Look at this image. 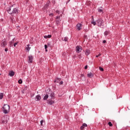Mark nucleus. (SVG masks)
I'll use <instances>...</instances> for the list:
<instances>
[{"label": "nucleus", "instance_id": "nucleus-1", "mask_svg": "<svg viewBox=\"0 0 130 130\" xmlns=\"http://www.w3.org/2000/svg\"><path fill=\"white\" fill-rule=\"evenodd\" d=\"M3 112L5 114H8L10 112V106L8 105H4L3 107Z\"/></svg>", "mask_w": 130, "mask_h": 130}, {"label": "nucleus", "instance_id": "nucleus-2", "mask_svg": "<svg viewBox=\"0 0 130 130\" xmlns=\"http://www.w3.org/2000/svg\"><path fill=\"white\" fill-rule=\"evenodd\" d=\"M96 22L99 27H101V28H103V26H104V23H103V20L102 19H98L96 20Z\"/></svg>", "mask_w": 130, "mask_h": 130}, {"label": "nucleus", "instance_id": "nucleus-3", "mask_svg": "<svg viewBox=\"0 0 130 130\" xmlns=\"http://www.w3.org/2000/svg\"><path fill=\"white\" fill-rule=\"evenodd\" d=\"M76 52L77 53H80V52L82 51V47L80 46H77L76 47Z\"/></svg>", "mask_w": 130, "mask_h": 130}, {"label": "nucleus", "instance_id": "nucleus-4", "mask_svg": "<svg viewBox=\"0 0 130 130\" xmlns=\"http://www.w3.org/2000/svg\"><path fill=\"white\" fill-rule=\"evenodd\" d=\"M33 61V56L32 55L28 56V62L29 63H31Z\"/></svg>", "mask_w": 130, "mask_h": 130}, {"label": "nucleus", "instance_id": "nucleus-5", "mask_svg": "<svg viewBox=\"0 0 130 130\" xmlns=\"http://www.w3.org/2000/svg\"><path fill=\"white\" fill-rule=\"evenodd\" d=\"M35 100H36V101H40V100H41V96H40V95H37L36 96Z\"/></svg>", "mask_w": 130, "mask_h": 130}, {"label": "nucleus", "instance_id": "nucleus-6", "mask_svg": "<svg viewBox=\"0 0 130 130\" xmlns=\"http://www.w3.org/2000/svg\"><path fill=\"white\" fill-rule=\"evenodd\" d=\"M77 29L78 31H80L82 29V24L81 23H78L77 25Z\"/></svg>", "mask_w": 130, "mask_h": 130}, {"label": "nucleus", "instance_id": "nucleus-7", "mask_svg": "<svg viewBox=\"0 0 130 130\" xmlns=\"http://www.w3.org/2000/svg\"><path fill=\"white\" fill-rule=\"evenodd\" d=\"M18 13H19V12L18 11V9H17V8H14L12 12V14H18Z\"/></svg>", "mask_w": 130, "mask_h": 130}, {"label": "nucleus", "instance_id": "nucleus-8", "mask_svg": "<svg viewBox=\"0 0 130 130\" xmlns=\"http://www.w3.org/2000/svg\"><path fill=\"white\" fill-rule=\"evenodd\" d=\"M91 23L92 24V25H93V26H96V24H97L96 23V21H95L94 20V18L92 17V19H91Z\"/></svg>", "mask_w": 130, "mask_h": 130}, {"label": "nucleus", "instance_id": "nucleus-9", "mask_svg": "<svg viewBox=\"0 0 130 130\" xmlns=\"http://www.w3.org/2000/svg\"><path fill=\"white\" fill-rule=\"evenodd\" d=\"M30 45H27L25 47V49L27 50V51H29L30 49H31V48L29 47Z\"/></svg>", "mask_w": 130, "mask_h": 130}, {"label": "nucleus", "instance_id": "nucleus-10", "mask_svg": "<svg viewBox=\"0 0 130 130\" xmlns=\"http://www.w3.org/2000/svg\"><path fill=\"white\" fill-rule=\"evenodd\" d=\"M94 76V75H93V74H92V73L90 72L89 73H88L87 74V77L88 78H93V77Z\"/></svg>", "mask_w": 130, "mask_h": 130}, {"label": "nucleus", "instance_id": "nucleus-11", "mask_svg": "<svg viewBox=\"0 0 130 130\" xmlns=\"http://www.w3.org/2000/svg\"><path fill=\"white\" fill-rule=\"evenodd\" d=\"M14 75H15V72H14V71H11L9 73V76L10 77H14Z\"/></svg>", "mask_w": 130, "mask_h": 130}, {"label": "nucleus", "instance_id": "nucleus-12", "mask_svg": "<svg viewBox=\"0 0 130 130\" xmlns=\"http://www.w3.org/2000/svg\"><path fill=\"white\" fill-rule=\"evenodd\" d=\"M7 12L9 14H12V11H11V7L9 6L7 8Z\"/></svg>", "mask_w": 130, "mask_h": 130}, {"label": "nucleus", "instance_id": "nucleus-13", "mask_svg": "<svg viewBox=\"0 0 130 130\" xmlns=\"http://www.w3.org/2000/svg\"><path fill=\"white\" fill-rule=\"evenodd\" d=\"M85 54L86 55L88 56L89 54H90V50H86L85 51Z\"/></svg>", "mask_w": 130, "mask_h": 130}, {"label": "nucleus", "instance_id": "nucleus-14", "mask_svg": "<svg viewBox=\"0 0 130 130\" xmlns=\"http://www.w3.org/2000/svg\"><path fill=\"white\" fill-rule=\"evenodd\" d=\"M48 103L50 105H52V104H53V103H54V102H53V101L52 100H48Z\"/></svg>", "mask_w": 130, "mask_h": 130}, {"label": "nucleus", "instance_id": "nucleus-15", "mask_svg": "<svg viewBox=\"0 0 130 130\" xmlns=\"http://www.w3.org/2000/svg\"><path fill=\"white\" fill-rule=\"evenodd\" d=\"M44 38L47 39V38H51V35H49L48 36H44Z\"/></svg>", "mask_w": 130, "mask_h": 130}, {"label": "nucleus", "instance_id": "nucleus-16", "mask_svg": "<svg viewBox=\"0 0 130 130\" xmlns=\"http://www.w3.org/2000/svg\"><path fill=\"white\" fill-rule=\"evenodd\" d=\"M98 12H99V13L103 12V9H102V7H100L98 9Z\"/></svg>", "mask_w": 130, "mask_h": 130}, {"label": "nucleus", "instance_id": "nucleus-17", "mask_svg": "<svg viewBox=\"0 0 130 130\" xmlns=\"http://www.w3.org/2000/svg\"><path fill=\"white\" fill-rule=\"evenodd\" d=\"M56 22L60 21V16H57L56 18Z\"/></svg>", "mask_w": 130, "mask_h": 130}, {"label": "nucleus", "instance_id": "nucleus-18", "mask_svg": "<svg viewBox=\"0 0 130 130\" xmlns=\"http://www.w3.org/2000/svg\"><path fill=\"white\" fill-rule=\"evenodd\" d=\"M6 45H7V42H4L2 44L1 46H2V47H5V46H6Z\"/></svg>", "mask_w": 130, "mask_h": 130}, {"label": "nucleus", "instance_id": "nucleus-19", "mask_svg": "<svg viewBox=\"0 0 130 130\" xmlns=\"http://www.w3.org/2000/svg\"><path fill=\"white\" fill-rule=\"evenodd\" d=\"M50 96L51 97V99H52V98H53V97H54V92H51L50 93Z\"/></svg>", "mask_w": 130, "mask_h": 130}, {"label": "nucleus", "instance_id": "nucleus-20", "mask_svg": "<svg viewBox=\"0 0 130 130\" xmlns=\"http://www.w3.org/2000/svg\"><path fill=\"white\" fill-rule=\"evenodd\" d=\"M48 97H49L48 95L46 94L44 97V100H47V99H48Z\"/></svg>", "mask_w": 130, "mask_h": 130}, {"label": "nucleus", "instance_id": "nucleus-21", "mask_svg": "<svg viewBox=\"0 0 130 130\" xmlns=\"http://www.w3.org/2000/svg\"><path fill=\"white\" fill-rule=\"evenodd\" d=\"M59 81H60V79L57 78L54 80V83H58Z\"/></svg>", "mask_w": 130, "mask_h": 130}, {"label": "nucleus", "instance_id": "nucleus-22", "mask_svg": "<svg viewBox=\"0 0 130 130\" xmlns=\"http://www.w3.org/2000/svg\"><path fill=\"white\" fill-rule=\"evenodd\" d=\"M4 97V93H0V100H2Z\"/></svg>", "mask_w": 130, "mask_h": 130}, {"label": "nucleus", "instance_id": "nucleus-23", "mask_svg": "<svg viewBox=\"0 0 130 130\" xmlns=\"http://www.w3.org/2000/svg\"><path fill=\"white\" fill-rule=\"evenodd\" d=\"M108 34H109V31H106L104 32V35L105 36H107V35H108Z\"/></svg>", "mask_w": 130, "mask_h": 130}, {"label": "nucleus", "instance_id": "nucleus-24", "mask_svg": "<svg viewBox=\"0 0 130 130\" xmlns=\"http://www.w3.org/2000/svg\"><path fill=\"white\" fill-rule=\"evenodd\" d=\"M41 125L42 126L43 125V122H44V120H42L41 121Z\"/></svg>", "mask_w": 130, "mask_h": 130}, {"label": "nucleus", "instance_id": "nucleus-25", "mask_svg": "<svg viewBox=\"0 0 130 130\" xmlns=\"http://www.w3.org/2000/svg\"><path fill=\"white\" fill-rule=\"evenodd\" d=\"M19 84H22L23 83V81H22V79H20L18 80Z\"/></svg>", "mask_w": 130, "mask_h": 130}, {"label": "nucleus", "instance_id": "nucleus-26", "mask_svg": "<svg viewBox=\"0 0 130 130\" xmlns=\"http://www.w3.org/2000/svg\"><path fill=\"white\" fill-rule=\"evenodd\" d=\"M45 51L47 52V45H45Z\"/></svg>", "mask_w": 130, "mask_h": 130}, {"label": "nucleus", "instance_id": "nucleus-27", "mask_svg": "<svg viewBox=\"0 0 130 130\" xmlns=\"http://www.w3.org/2000/svg\"><path fill=\"white\" fill-rule=\"evenodd\" d=\"M99 70L101 71V72H103L104 71V69H103V68L100 67L99 68Z\"/></svg>", "mask_w": 130, "mask_h": 130}, {"label": "nucleus", "instance_id": "nucleus-28", "mask_svg": "<svg viewBox=\"0 0 130 130\" xmlns=\"http://www.w3.org/2000/svg\"><path fill=\"white\" fill-rule=\"evenodd\" d=\"M68 39H69L67 37L64 38V41L66 42L68 41Z\"/></svg>", "mask_w": 130, "mask_h": 130}, {"label": "nucleus", "instance_id": "nucleus-29", "mask_svg": "<svg viewBox=\"0 0 130 130\" xmlns=\"http://www.w3.org/2000/svg\"><path fill=\"white\" fill-rule=\"evenodd\" d=\"M108 124L110 126H112V123H111V122H109L108 123Z\"/></svg>", "mask_w": 130, "mask_h": 130}, {"label": "nucleus", "instance_id": "nucleus-30", "mask_svg": "<svg viewBox=\"0 0 130 130\" xmlns=\"http://www.w3.org/2000/svg\"><path fill=\"white\" fill-rule=\"evenodd\" d=\"M84 128L85 127H84L83 125L80 127L81 129H84Z\"/></svg>", "mask_w": 130, "mask_h": 130}, {"label": "nucleus", "instance_id": "nucleus-31", "mask_svg": "<svg viewBox=\"0 0 130 130\" xmlns=\"http://www.w3.org/2000/svg\"><path fill=\"white\" fill-rule=\"evenodd\" d=\"M82 125H83L84 127H85V126H87V124H86V123H83Z\"/></svg>", "mask_w": 130, "mask_h": 130}, {"label": "nucleus", "instance_id": "nucleus-32", "mask_svg": "<svg viewBox=\"0 0 130 130\" xmlns=\"http://www.w3.org/2000/svg\"><path fill=\"white\" fill-rule=\"evenodd\" d=\"M17 44H18V43H14V47H16V46Z\"/></svg>", "mask_w": 130, "mask_h": 130}, {"label": "nucleus", "instance_id": "nucleus-33", "mask_svg": "<svg viewBox=\"0 0 130 130\" xmlns=\"http://www.w3.org/2000/svg\"><path fill=\"white\" fill-rule=\"evenodd\" d=\"M62 84H63V81L60 82L59 85H62Z\"/></svg>", "mask_w": 130, "mask_h": 130}, {"label": "nucleus", "instance_id": "nucleus-34", "mask_svg": "<svg viewBox=\"0 0 130 130\" xmlns=\"http://www.w3.org/2000/svg\"><path fill=\"white\" fill-rule=\"evenodd\" d=\"M84 69L85 70H87V69H88V66H86L85 67H84Z\"/></svg>", "mask_w": 130, "mask_h": 130}, {"label": "nucleus", "instance_id": "nucleus-35", "mask_svg": "<svg viewBox=\"0 0 130 130\" xmlns=\"http://www.w3.org/2000/svg\"><path fill=\"white\" fill-rule=\"evenodd\" d=\"M100 55H101V54H99L98 55H96L95 56V57H99V56H100Z\"/></svg>", "mask_w": 130, "mask_h": 130}, {"label": "nucleus", "instance_id": "nucleus-36", "mask_svg": "<svg viewBox=\"0 0 130 130\" xmlns=\"http://www.w3.org/2000/svg\"><path fill=\"white\" fill-rule=\"evenodd\" d=\"M80 76H81V77H85L84 75V74H81Z\"/></svg>", "mask_w": 130, "mask_h": 130}, {"label": "nucleus", "instance_id": "nucleus-37", "mask_svg": "<svg viewBox=\"0 0 130 130\" xmlns=\"http://www.w3.org/2000/svg\"><path fill=\"white\" fill-rule=\"evenodd\" d=\"M103 43H106V40H104L103 41Z\"/></svg>", "mask_w": 130, "mask_h": 130}, {"label": "nucleus", "instance_id": "nucleus-38", "mask_svg": "<svg viewBox=\"0 0 130 130\" xmlns=\"http://www.w3.org/2000/svg\"><path fill=\"white\" fill-rule=\"evenodd\" d=\"M8 48H5V51H8Z\"/></svg>", "mask_w": 130, "mask_h": 130}, {"label": "nucleus", "instance_id": "nucleus-39", "mask_svg": "<svg viewBox=\"0 0 130 130\" xmlns=\"http://www.w3.org/2000/svg\"><path fill=\"white\" fill-rule=\"evenodd\" d=\"M49 16H53V13H51L49 14Z\"/></svg>", "mask_w": 130, "mask_h": 130}, {"label": "nucleus", "instance_id": "nucleus-40", "mask_svg": "<svg viewBox=\"0 0 130 130\" xmlns=\"http://www.w3.org/2000/svg\"><path fill=\"white\" fill-rule=\"evenodd\" d=\"M56 13H59V11H58V10L56 11Z\"/></svg>", "mask_w": 130, "mask_h": 130}, {"label": "nucleus", "instance_id": "nucleus-41", "mask_svg": "<svg viewBox=\"0 0 130 130\" xmlns=\"http://www.w3.org/2000/svg\"><path fill=\"white\" fill-rule=\"evenodd\" d=\"M2 123H5V121H2Z\"/></svg>", "mask_w": 130, "mask_h": 130}, {"label": "nucleus", "instance_id": "nucleus-42", "mask_svg": "<svg viewBox=\"0 0 130 130\" xmlns=\"http://www.w3.org/2000/svg\"><path fill=\"white\" fill-rule=\"evenodd\" d=\"M7 122H8V121H6V123H7Z\"/></svg>", "mask_w": 130, "mask_h": 130}]
</instances>
